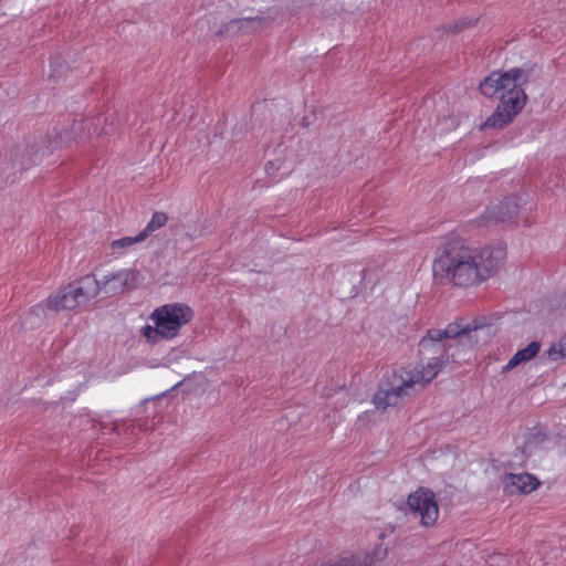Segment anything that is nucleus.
I'll return each mask as SVG.
<instances>
[{"label":"nucleus","mask_w":566,"mask_h":566,"mask_svg":"<svg viewBox=\"0 0 566 566\" xmlns=\"http://www.w3.org/2000/svg\"><path fill=\"white\" fill-rule=\"evenodd\" d=\"M480 326L450 323L444 329H430L419 342L420 353L432 354L420 369L394 370L387 373L378 385L373 402L377 409L396 407L409 397L415 386L430 382L443 365L455 358L461 349H469L478 342Z\"/></svg>","instance_id":"f257e3e1"},{"label":"nucleus","mask_w":566,"mask_h":566,"mask_svg":"<svg viewBox=\"0 0 566 566\" xmlns=\"http://www.w3.org/2000/svg\"><path fill=\"white\" fill-rule=\"evenodd\" d=\"M506 258V245L471 248L449 242L439 251L432 264L437 281L451 282L457 286H473L490 279Z\"/></svg>","instance_id":"f03ea898"},{"label":"nucleus","mask_w":566,"mask_h":566,"mask_svg":"<svg viewBox=\"0 0 566 566\" xmlns=\"http://www.w3.org/2000/svg\"><path fill=\"white\" fill-rule=\"evenodd\" d=\"M526 74L522 69L506 72H492L480 83V92L486 97L500 98L495 111L486 118L481 128H503L523 109L527 96L522 85Z\"/></svg>","instance_id":"7ed1b4c3"},{"label":"nucleus","mask_w":566,"mask_h":566,"mask_svg":"<svg viewBox=\"0 0 566 566\" xmlns=\"http://www.w3.org/2000/svg\"><path fill=\"white\" fill-rule=\"evenodd\" d=\"M192 317L193 311L186 304H165L154 310L150 314V321L154 323V326H144L142 335L151 344H156L161 339H172Z\"/></svg>","instance_id":"20e7f679"},{"label":"nucleus","mask_w":566,"mask_h":566,"mask_svg":"<svg viewBox=\"0 0 566 566\" xmlns=\"http://www.w3.org/2000/svg\"><path fill=\"white\" fill-rule=\"evenodd\" d=\"M102 291L101 282L94 275H85L51 295L45 307L51 311L74 310L86 304Z\"/></svg>","instance_id":"39448f33"},{"label":"nucleus","mask_w":566,"mask_h":566,"mask_svg":"<svg viewBox=\"0 0 566 566\" xmlns=\"http://www.w3.org/2000/svg\"><path fill=\"white\" fill-rule=\"evenodd\" d=\"M407 504L410 513L420 518L424 527L432 526L439 516V506L434 493L420 488L408 496Z\"/></svg>","instance_id":"423d86ee"},{"label":"nucleus","mask_w":566,"mask_h":566,"mask_svg":"<svg viewBox=\"0 0 566 566\" xmlns=\"http://www.w3.org/2000/svg\"><path fill=\"white\" fill-rule=\"evenodd\" d=\"M261 13H262V15H258V17H253V18L244 17V18L231 21L227 28V31L228 32L256 31V30H261L263 28L269 27L272 22H275V21L281 22L284 18V13L275 7L270 8L266 12V15H264L265 14L264 12H261Z\"/></svg>","instance_id":"0eeeda50"},{"label":"nucleus","mask_w":566,"mask_h":566,"mask_svg":"<svg viewBox=\"0 0 566 566\" xmlns=\"http://www.w3.org/2000/svg\"><path fill=\"white\" fill-rule=\"evenodd\" d=\"M538 486L539 481L531 473H507L503 478V490L510 495L531 493Z\"/></svg>","instance_id":"6e6552de"},{"label":"nucleus","mask_w":566,"mask_h":566,"mask_svg":"<svg viewBox=\"0 0 566 566\" xmlns=\"http://www.w3.org/2000/svg\"><path fill=\"white\" fill-rule=\"evenodd\" d=\"M136 281V273L133 270H119L116 273L106 275L101 282L102 291L116 295L123 293L127 289H132Z\"/></svg>","instance_id":"1a4fd4ad"},{"label":"nucleus","mask_w":566,"mask_h":566,"mask_svg":"<svg viewBox=\"0 0 566 566\" xmlns=\"http://www.w3.org/2000/svg\"><path fill=\"white\" fill-rule=\"evenodd\" d=\"M520 211V206L515 197H511L493 205L486 209L485 218L495 222H512Z\"/></svg>","instance_id":"9d476101"},{"label":"nucleus","mask_w":566,"mask_h":566,"mask_svg":"<svg viewBox=\"0 0 566 566\" xmlns=\"http://www.w3.org/2000/svg\"><path fill=\"white\" fill-rule=\"evenodd\" d=\"M101 116H98L95 119L92 120H82V122H75L72 126V137L73 138H84V137H92V136H99L102 134H108L112 130L113 124H107V118H104V126L101 127Z\"/></svg>","instance_id":"9b49d317"},{"label":"nucleus","mask_w":566,"mask_h":566,"mask_svg":"<svg viewBox=\"0 0 566 566\" xmlns=\"http://www.w3.org/2000/svg\"><path fill=\"white\" fill-rule=\"evenodd\" d=\"M541 350V343L537 340L531 342L526 347L518 349L507 361L505 366H503L502 371H510L521 364L527 363L532 360Z\"/></svg>","instance_id":"f8f14e48"},{"label":"nucleus","mask_w":566,"mask_h":566,"mask_svg":"<svg viewBox=\"0 0 566 566\" xmlns=\"http://www.w3.org/2000/svg\"><path fill=\"white\" fill-rule=\"evenodd\" d=\"M388 547L382 543L377 544L371 551L357 553L364 566H384L387 558Z\"/></svg>","instance_id":"ddd939ff"},{"label":"nucleus","mask_w":566,"mask_h":566,"mask_svg":"<svg viewBox=\"0 0 566 566\" xmlns=\"http://www.w3.org/2000/svg\"><path fill=\"white\" fill-rule=\"evenodd\" d=\"M145 240L144 233H137L134 237H123L117 240H113L109 244L112 254L119 258L126 254L136 243H140Z\"/></svg>","instance_id":"4468645a"},{"label":"nucleus","mask_w":566,"mask_h":566,"mask_svg":"<svg viewBox=\"0 0 566 566\" xmlns=\"http://www.w3.org/2000/svg\"><path fill=\"white\" fill-rule=\"evenodd\" d=\"M543 358L549 361H558L566 359V334L553 342L551 346L543 353Z\"/></svg>","instance_id":"2eb2a0df"},{"label":"nucleus","mask_w":566,"mask_h":566,"mask_svg":"<svg viewBox=\"0 0 566 566\" xmlns=\"http://www.w3.org/2000/svg\"><path fill=\"white\" fill-rule=\"evenodd\" d=\"M168 217L164 212H155L147 226L139 232L145 234V240L156 230L167 223Z\"/></svg>","instance_id":"dca6fc26"},{"label":"nucleus","mask_w":566,"mask_h":566,"mask_svg":"<svg viewBox=\"0 0 566 566\" xmlns=\"http://www.w3.org/2000/svg\"><path fill=\"white\" fill-rule=\"evenodd\" d=\"M73 427H81V430H87L88 428L95 429L96 423L93 421V419L85 417L84 424L80 422V418H74L72 421Z\"/></svg>","instance_id":"f3484780"},{"label":"nucleus","mask_w":566,"mask_h":566,"mask_svg":"<svg viewBox=\"0 0 566 566\" xmlns=\"http://www.w3.org/2000/svg\"><path fill=\"white\" fill-rule=\"evenodd\" d=\"M336 400L339 402V406L343 407L347 402V391L343 388L335 391Z\"/></svg>","instance_id":"a211bd4d"},{"label":"nucleus","mask_w":566,"mask_h":566,"mask_svg":"<svg viewBox=\"0 0 566 566\" xmlns=\"http://www.w3.org/2000/svg\"><path fill=\"white\" fill-rule=\"evenodd\" d=\"M280 169L281 165L279 161H269L265 166V170L269 176H274V172L279 171Z\"/></svg>","instance_id":"6ab92c4d"}]
</instances>
